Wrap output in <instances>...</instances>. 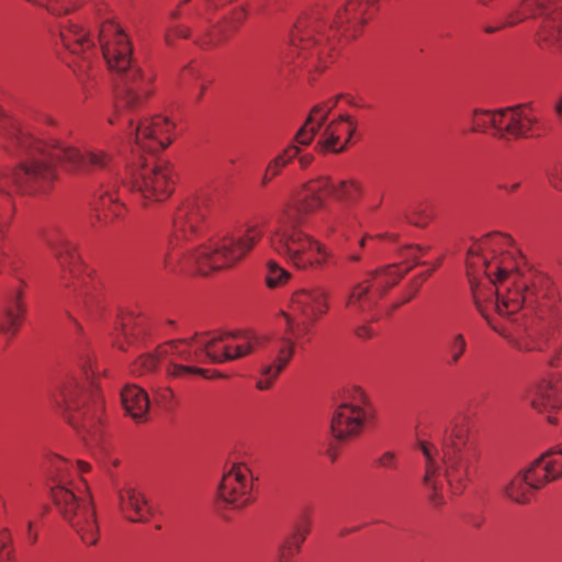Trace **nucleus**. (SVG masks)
Returning a JSON list of instances; mask_svg holds the SVG:
<instances>
[{"instance_id": "f257e3e1", "label": "nucleus", "mask_w": 562, "mask_h": 562, "mask_svg": "<svg viewBox=\"0 0 562 562\" xmlns=\"http://www.w3.org/2000/svg\"><path fill=\"white\" fill-rule=\"evenodd\" d=\"M99 43L104 60L111 71L119 75L116 83L117 119L127 124V134L143 149L157 151L171 143V131L175 124L167 117L156 115L135 124L133 112L148 98L153 90V76L144 75L132 60V46L123 30L106 22L99 31Z\"/></svg>"}, {"instance_id": "f03ea898", "label": "nucleus", "mask_w": 562, "mask_h": 562, "mask_svg": "<svg viewBox=\"0 0 562 562\" xmlns=\"http://www.w3.org/2000/svg\"><path fill=\"white\" fill-rule=\"evenodd\" d=\"M207 209L204 203L187 201L179 206L172 220V233L162 254V269L168 273L177 271L183 259L196 262L202 272L229 267L250 252L263 236L261 223H246L222 239L201 245L188 246L202 235L206 227Z\"/></svg>"}, {"instance_id": "7ed1b4c3", "label": "nucleus", "mask_w": 562, "mask_h": 562, "mask_svg": "<svg viewBox=\"0 0 562 562\" xmlns=\"http://www.w3.org/2000/svg\"><path fill=\"white\" fill-rule=\"evenodd\" d=\"M512 243V238L506 235L490 234L474 243L467 256L469 276L483 271L493 285L487 295L471 284L475 307L488 325L504 337H507L506 333L490 318L488 307L501 316H509L524 304L535 302V292L519 271L520 259L509 249Z\"/></svg>"}, {"instance_id": "20e7f679", "label": "nucleus", "mask_w": 562, "mask_h": 562, "mask_svg": "<svg viewBox=\"0 0 562 562\" xmlns=\"http://www.w3.org/2000/svg\"><path fill=\"white\" fill-rule=\"evenodd\" d=\"M360 192V186L352 180L334 183L325 176L304 183L300 195L288 202L278 214L277 226L269 238L270 247L299 269L322 267L327 258L326 250L300 225L308 214L325 205L326 195L350 203L357 200Z\"/></svg>"}, {"instance_id": "39448f33", "label": "nucleus", "mask_w": 562, "mask_h": 562, "mask_svg": "<svg viewBox=\"0 0 562 562\" xmlns=\"http://www.w3.org/2000/svg\"><path fill=\"white\" fill-rule=\"evenodd\" d=\"M8 142L9 151H24L30 157L10 175L0 171V192L5 191L8 183H12L24 194L48 192L57 179L55 162H59L70 172H89L94 169H109L112 161V157L103 150L81 153L76 147L58 140L47 144L20 126L10 130Z\"/></svg>"}, {"instance_id": "423d86ee", "label": "nucleus", "mask_w": 562, "mask_h": 562, "mask_svg": "<svg viewBox=\"0 0 562 562\" xmlns=\"http://www.w3.org/2000/svg\"><path fill=\"white\" fill-rule=\"evenodd\" d=\"M371 10L372 0H349L342 8H317L300 16L291 32V54L300 59L299 66L308 71L326 68L335 38L349 31L357 36L355 26L364 23Z\"/></svg>"}, {"instance_id": "0eeeda50", "label": "nucleus", "mask_w": 562, "mask_h": 562, "mask_svg": "<svg viewBox=\"0 0 562 562\" xmlns=\"http://www.w3.org/2000/svg\"><path fill=\"white\" fill-rule=\"evenodd\" d=\"M418 447L425 459L424 485L428 490L431 503L436 506L441 505L442 465L446 482L454 493H460L470 480L479 459L469 425L463 418L447 425L441 436V449L427 441H420Z\"/></svg>"}, {"instance_id": "6e6552de", "label": "nucleus", "mask_w": 562, "mask_h": 562, "mask_svg": "<svg viewBox=\"0 0 562 562\" xmlns=\"http://www.w3.org/2000/svg\"><path fill=\"white\" fill-rule=\"evenodd\" d=\"M266 336L255 334H195L192 337L169 341L165 352L176 355L180 361L223 363L244 358L268 342Z\"/></svg>"}, {"instance_id": "1a4fd4ad", "label": "nucleus", "mask_w": 562, "mask_h": 562, "mask_svg": "<svg viewBox=\"0 0 562 562\" xmlns=\"http://www.w3.org/2000/svg\"><path fill=\"white\" fill-rule=\"evenodd\" d=\"M86 374V382L77 378L67 376L58 383L52 392L54 405L63 409L68 423L80 431L94 434L101 420L103 403L94 384L90 381L89 370L92 369V358L87 357L81 364Z\"/></svg>"}, {"instance_id": "9d476101", "label": "nucleus", "mask_w": 562, "mask_h": 562, "mask_svg": "<svg viewBox=\"0 0 562 562\" xmlns=\"http://www.w3.org/2000/svg\"><path fill=\"white\" fill-rule=\"evenodd\" d=\"M44 239L60 268L61 285L72 292V307L78 313L92 314L99 302L98 295L88 279L79 280L82 266L75 245L59 231L47 233Z\"/></svg>"}, {"instance_id": "9b49d317", "label": "nucleus", "mask_w": 562, "mask_h": 562, "mask_svg": "<svg viewBox=\"0 0 562 562\" xmlns=\"http://www.w3.org/2000/svg\"><path fill=\"white\" fill-rule=\"evenodd\" d=\"M50 497L57 510L81 540L92 546L98 540V525L92 501L86 488L72 486V483L58 479L50 488Z\"/></svg>"}, {"instance_id": "f8f14e48", "label": "nucleus", "mask_w": 562, "mask_h": 562, "mask_svg": "<svg viewBox=\"0 0 562 562\" xmlns=\"http://www.w3.org/2000/svg\"><path fill=\"white\" fill-rule=\"evenodd\" d=\"M412 268L398 265L389 266L372 273L363 281L357 282L349 290L345 306L353 314L371 310L378 300L393 285H395Z\"/></svg>"}, {"instance_id": "ddd939ff", "label": "nucleus", "mask_w": 562, "mask_h": 562, "mask_svg": "<svg viewBox=\"0 0 562 562\" xmlns=\"http://www.w3.org/2000/svg\"><path fill=\"white\" fill-rule=\"evenodd\" d=\"M292 317L288 327L297 338L308 334L311 326L328 311L327 292L319 286L295 292L290 304Z\"/></svg>"}, {"instance_id": "4468645a", "label": "nucleus", "mask_w": 562, "mask_h": 562, "mask_svg": "<svg viewBox=\"0 0 562 562\" xmlns=\"http://www.w3.org/2000/svg\"><path fill=\"white\" fill-rule=\"evenodd\" d=\"M369 417L368 398L360 387H355L337 406L331 418V431L339 440L360 434Z\"/></svg>"}, {"instance_id": "2eb2a0df", "label": "nucleus", "mask_w": 562, "mask_h": 562, "mask_svg": "<svg viewBox=\"0 0 562 562\" xmlns=\"http://www.w3.org/2000/svg\"><path fill=\"white\" fill-rule=\"evenodd\" d=\"M525 11L542 18L536 42L542 49L562 48V0H524Z\"/></svg>"}, {"instance_id": "dca6fc26", "label": "nucleus", "mask_w": 562, "mask_h": 562, "mask_svg": "<svg viewBox=\"0 0 562 562\" xmlns=\"http://www.w3.org/2000/svg\"><path fill=\"white\" fill-rule=\"evenodd\" d=\"M127 186L145 201H164L172 192L171 170L165 164L145 165L132 173Z\"/></svg>"}, {"instance_id": "f3484780", "label": "nucleus", "mask_w": 562, "mask_h": 562, "mask_svg": "<svg viewBox=\"0 0 562 562\" xmlns=\"http://www.w3.org/2000/svg\"><path fill=\"white\" fill-rule=\"evenodd\" d=\"M252 475L245 463H233L225 471L218 485L220 498L234 508H241L250 503Z\"/></svg>"}, {"instance_id": "a211bd4d", "label": "nucleus", "mask_w": 562, "mask_h": 562, "mask_svg": "<svg viewBox=\"0 0 562 562\" xmlns=\"http://www.w3.org/2000/svg\"><path fill=\"white\" fill-rule=\"evenodd\" d=\"M537 119L527 104L499 109V114L492 120L495 137L509 140L530 136Z\"/></svg>"}, {"instance_id": "6ab92c4d", "label": "nucleus", "mask_w": 562, "mask_h": 562, "mask_svg": "<svg viewBox=\"0 0 562 562\" xmlns=\"http://www.w3.org/2000/svg\"><path fill=\"white\" fill-rule=\"evenodd\" d=\"M295 351V344L291 338L280 337L272 342L268 350L267 360L261 363L260 379L257 381L259 390H268L286 368Z\"/></svg>"}, {"instance_id": "aec40b11", "label": "nucleus", "mask_w": 562, "mask_h": 562, "mask_svg": "<svg viewBox=\"0 0 562 562\" xmlns=\"http://www.w3.org/2000/svg\"><path fill=\"white\" fill-rule=\"evenodd\" d=\"M357 128V121L348 114H341L324 128L317 147L323 151H344Z\"/></svg>"}, {"instance_id": "412c9836", "label": "nucleus", "mask_w": 562, "mask_h": 562, "mask_svg": "<svg viewBox=\"0 0 562 562\" xmlns=\"http://www.w3.org/2000/svg\"><path fill=\"white\" fill-rule=\"evenodd\" d=\"M529 484L539 490L562 476V442L559 450H550L536 459L526 470Z\"/></svg>"}, {"instance_id": "4be33fe9", "label": "nucleus", "mask_w": 562, "mask_h": 562, "mask_svg": "<svg viewBox=\"0 0 562 562\" xmlns=\"http://www.w3.org/2000/svg\"><path fill=\"white\" fill-rule=\"evenodd\" d=\"M530 403L539 413H548V422L554 424L557 420L551 412L562 406V376H555L538 384L530 394Z\"/></svg>"}, {"instance_id": "5701e85b", "label": "nucleus", "mask_w": 562, "mask_h": 562, "mask_svg": "<svg viewBox=\"0 0 562 562\" xmlns=\"http://www.w3.org/2000/svg\"><path fill=\"white\" fill-rule=\"evenodd\" d=\"M164 345L160 347L158 355H147L140 357L135 363L133 368V373L144 374L147 372L154 371L158 366V360L161 357H169V366L167 368V374L172 378H181L186 374H199L206 378V370L196 368L193 366H184L181 363H177L179 358L176 355H170L165 352V347L168 345Z\"/></svg>"}, {"instance_id": "b1692460", "label": "nucleus", "mask_w": 562, "mask_h": 562, "mask_svg": "<svg viewBox=\"0 0 562 562\" xmlns=\"http://www.w3.org/2000/svg\"><path fill=\"white\" fill-rule=\"evenodd\" d=\"M120 508L132 521H147L149 507L142 492L128 485L119 492Z\"/></svg>"}, {"instance_id": "393cba45", "label": "nucleus", "mask_w": 562, "mask_h": 562, "mask_svg": "<svg viewBox=\"0 0 562 562\" xmlns=\"http://www.w3.org/2000/svg\"><path fill=\"white\" fill-rule=\"evenodd\" d=\"M58 37L63 46L72 54L83 53L93 46L89 34L79 24L70 20L59 23Z\"/></svg>"}, {"instance_id": "a878e982", "label": "nucleus", "mask_w": 562, "mask_h": 562, "mask_svg": "<svg viewBox=\"0 0 562 562\" xmlns=\"http://www.w3.org/2000/svg\"><path fill=\"white\" fill-rule=\"evenodd\" d=\"M338 99L339 97L324 105H316L312 110L305 124L295 134V140L299 144L303 146H307L311 144L314 136L326 121L329 112L336 106Z\"/></svg>"}, {"instance_id": "bb28decb", "label": "nucleus", "mask_w": 562, "mask_h": 562, "mask_svg": "<svg viewBox=\"0 0 562 562\" xmlns=\"http://www.w3.org/2000/svg\"><path fill=\"white\" fill-rule=\"evenodd\" d=\"M25 314L22 290H15L4 307L3 316L0 319V331L9 337H13Z\"/></svg>"}, {"instance_id": "cd10ccee", "label": "nucleus", "mask_w": 562, "mask_h": 562, "mask_svg": "<svg viewBox=\"0 0 562 562\" xmlns=\"http://www.w3.org/2000/svg\"><path fill=\"white\" fill-rule=\"evenodd\" d=\"M121 400L125 412L135 420L143 422L149 408L147 393L136 386L127 385L121 392Z\"/></svg>"}, {"instance_id": "c85d7f7f", "label": "nucleus", "mask_w": 562, "mask_h": 562, "mask_svg": "<svg viewBox=\"0 0 562 562\" xmlns=\"http://www.w3.org/2000/svg\"><path fill=\"white\" fill-rule=\"evenodd\" d=\"M93 203L97 220L100 222H108L123 214L124 205L110 188H101L100 191L95 193V201Z\"/></svg>"}, {"instance_id": "c756f323", "label": "nucleus", "mask_w": 562, "mask_h": 562, "mask_svg": "<svg viewBox=\"0 0 562 562\" xmlns=\"http://www.w3.org/2000/svg\"><path fill=\"white\" fill-rule=\"evenodd\" d=\"M310 533V521L304 517L293 529L292 535L279 548L277 562H290L291 558L297 554L302 543Z\"/></svg>"}, {"instance_id": "7c9ffc66", "label": "nucleus", "mask_w": 562, "mask_h": 562, "mask_svg": "<svg viewBox=\"0 0 562 562\" xmlns=\"http://www.w3.org/2000/svg\"><path fill=\"white\" fill-rule=\"evenodd\" d=\"M300 146L295 139L292 144L285 147L279 155H277L267 166L266 171L262 176V186H267L274 177L280 175L283 167L292 161L299 153H301Z\"/></svg>"}, {"instance_id": "2f4dec72", "label": "nucleus", "mask_w": 562, "mask_h": 562, "mask_svg": "<svg viewBox=\"0 0 562 562\" xmlns=\"http://www.w3.org/2000/svg\"><path fill=\"white\" fill-rule=\"evenodd\" d=\"M529 477L525 471L518 473L512 481L506 485V495L516 503H528L530 501L533 491H537L529 484Z\"/></svg>"}, {"instance_id": "473e14b6", "label": "nucleus", "mask_w": 562, "mask_h": 562, "mask_svg": "<svg viewBox=\"0 0 562 562\" xmlns=\"http://www.w3.org/2000/svg\"><path fill=\"white\" fill-rule=\"evenodd\" d=\"M499 114L498 110H474L473 112V132L485 133L488 127L495 132V125L492 123L494 117Z\"/></svg>"}, {"instance_id": "72a5a7b5", "label": "nucleus", "mask_w": 562, "mask_h": 562, "mask_svg": "<svg viewBox=\"0 0 562 562\" xmlns=\"http://www.w3.org/2000/svg\"><path fill=\"white\" fill-rule=\"evenodd\" d=\"M289 278L290 273L276 261L269 260L267 262L266 282L269 288H277L286 282Z\"/></svg>"}, {"instance_id": "f704fd0d", "label": "nucleus", "mask_w": 562, "mask_h": 562, "mask_svg": "<svg viewBox=\"0 0 562 562\" xmlns=\"http://www.w3.org/2000/svg\"><path fill=\"white\" fill-rule=\"evenodd\" d=\"M465 350H467V341H465L464 336L462 334H456L449 344L448 364L456 366L459 362V360L461 359V357L463 356V353L465 352Z\"/></svg>"}, {"instance_id": "c9c22d12", "label": "nucleus", "mask_w": 562, "mask_h": 562, "mask_svg": "<svg viewBox=\"0 0 562 562\" xmlns=\"http://www.w3.org/2000/svg\"><path fill=\"white\" fill-rule=\"evenodd\" d=\"M376 464L385 470L396 471L400 467V461L394 451L387 450L384 451L378 459Z\"/></svg>"}, {"instance_id": "e433bc0d", "label": "nucleus", "mask_w": 562, "mask_h": 562, "mask_svg": "<svg viewBox=\"0 0 562 562\" xmlns=\"http://www.w3.org/2000/svg\"><path fill=\"white\" fill-rule=\"evenodd\" d=\"M431 218L432 215L427 210L414 211L407 215V221L417 227L426 226L431 221Z\"/></svg>"}, {"instance_id": "4c0bfd02", "label": "nucleus", "mask_w": 562, "mask_h": 562, "mask_svg": "<svg viewBox=\"0 0 562 562\" xmlns=\"http://www.w3.org/2000/svg\"><path fill=\"white\" fill-rule=\"evenodd\" d=\"M527 13L520 9H514L506 14L502 26H514L527 18Z\"/></svg>"}, {"instance_id": "58836bf2", "label": "nucleus", "mask_w": 562, "mask_h": 562, "mask_svg": "<svg viewBox=\"0 0 562 562\" xmlns=\"http://www.w3.org/2000/svg\"><path fill=\"white\" fill-rule=\"evenodd\" d=\"M552 186L562 191V165L555 167L549 175Z\"/></svg>"}, {"instance_id": "ea45409f", "label": "nucleus", "mask_w": 562, "mask_h": 562, "mask_svg": "<svg viewBox=\"0 0 562 562\" xmlns=\"http://www.w3.org/2000/svg\"><path fill=\"white\" fill-rule=\"evenodd\" d=\"M194 78H199V71L194 67L188 66L182 69V71L180 74V81L182 83H188L190 81V79H194Z\"/></svg>"}, {"instance_id": "a19ab883", "label": "nucleus", "mask_w": 562, "mask_h": 562, "mask_svg": "<svg viewBox=\"0 0 562 562\" xmlns=\"http://www.w3.org/2000/svg\"><path fill=\"white\" fill-rule=\"evenodd\" d=\"M247 15V11L244 9V8H240L238 9L235 13H234V16L232 19V21L229 22L231 23V26L233 29H236L246 18Z\"/></svg>"}, {"instance_id": "79ce46f5", "label": "nucleus", "mask_w": 562, "mask_h": 562, "mask_svg": "<svg viewBox=\"0 0 562 562\" xmlns=\"http://www.w3.org/2000/svg\"><path fill=\"white\" fill-rule=\"evenodd\" d=\"M26 531H27V540H29L30 544L31 546L35 544L38 539V533H37V531L34 530L32 521L26 522Z\"/></svg>"}, {"instance_id": "37998d69", "label": "nucleus", "mask_w": 562, "mask_h": 562, "mask_svg": "<svg viewBox=\"0 0 562 562\" xmlns=\"http://www.w3.org/2000/svg\"><path fill=\"white\" fill-rule=\"evenodd\" d=\"M356 335L359 337V338H370L373 336V331L370 327L366 326V325H362V326H359L356 330Z\"/></svg>"}, {"instance_id": "c03bdc74", "label": "nucleus", "mask_w": 562, "mask_h": 562, "mask_svg": "<svg viewBox=\"0 0 562 562\" xmlns=\"http://www.w3.org/2000/svg\"><path fill=\"white\" fill-rule=\"evenodd\" d=\"M422 283H423V280H420L419 278L413 281L412 291H411L409 295L404 300L405 302L411 301L417 294L419 288L422 286Z\"/></svg>"}, {"instance_id": "a18cd8bd", "label": "nucleus", "mask_w": 562, "mask_h": 562, "mask_svg": "<svg viewBox=\"0 0 562 562\" xmlns=\"http://www.w3.org/2000/svg\"><path fill=\"white\" fill-rule=\"evenodd\" d=\"M422 283H423V280H420L419 278L413 281L412 291H411L409 295L404 300L405 302L411 301L417 294L419 288L422 286Z\"/></svg>"}, {"instance_id": "49530a36", "label": "nucleus", "mask_w": 562, "mask_h": 562, "mask_svg": "<svg viewBox=\"0 0 562 562\" xmlns=\"http://www.w3.org/2000/svg\"><path fill=\"white\" fill-rule=\"evenodd\" d=\"M15 560V551L14 549H7L2 551V558L0 562H13Z\"/></svg>"}, {"instance_id": "de8ad7c7", "label": "nucleus", "mask_w": 562, "mask_h": 562, "mask_svg": "<svg viewBox=\"0 0 562 562\" xmlns=\"http://www.w3.org/2000/svg\"><path fill=\"white\" fill-rule=\"evenodd\" d=\"M296 157L299 158V162L302 168H306L313 160V156L310 154H305V155L299 154Z\"/></svg>"}, {"instance_id": "09e8293b", "label": "nucleus", "mask_w": 562, "mask_h": 562, "mask_svg": "<svg viewBox=\"0 0 562 562\" xmlns=\"http://www.w3.org/2000/svg\"><path fill=\"white\" fill-rule=\"evenodd\" d=\"M423 251V248H420L419 246H411L407 248L406 250V256L408 258H416L418 256V254H420Z\"/></svg>"}, {"instance_id": "8fccbe9b", "label": "nucleus", "mask_w": 562, "mask_h": 562, "mask_svg": "<svg viewBox=\"0 0 562 562\" xmlns=\"http://www.w3.org/2000/svg\"><path fill=\"white\" fill-rule=\"evenodd\" d=\"M520 187V182L517 181V182H514L512 184H499L498 188L502 189V190H505V191H508V192H514L516 191L518 188Z\"/></svg>"}, {"instance_id": "3c124183", "label": "nucleus", "mask_w": 562, "mask_h": 562, "mask_svg": "<svg viewBox=\"0 0 562 562\" xmlns=\"http://www.w3.org/2000/svg\"><path fill=\"white\" fill-rule=\"evenodd\" d=\"M78 467H79V470L82 471V472L87 471L89 469V464L83 462V461H79L78 462Z\"/></svg>"}, {"instance_id": "603ef678", "label": "nucleus", "mask_w": 562, "mask_h": 562, "mask_svg": "<svg viewBox=\"0 0 562 562\" xmlns=\"http://www.w3.org/2000/svg\"><path fill=\"white\" fill-rule=\"evenodd\" d=\"M502 27H503V26H502V24H501L499 26H496V27H494V26H487V27L485 29V32H486V33H494V32H496L497 30H499V29H502Z\"/></svg>"}, {"instance_id": "864d4df0", "label": "nucleus", "mask_w": 562, "mask_h": 562, "mask_svg": "<svg viewBox=\"0 0 562 562\" xmlns=\"http://www.w3.org/2000/svg\"><path fill=\"white\" fill-rule=\"evenodd\" d=\"M431 272H432V270H429V271H426V272L422 273L419 276V279L424 281L425 279H427L431 274Z\"/></svg>"}, {"instance_id": "5fc2aeb1", "label": "nucleus", "mask_w": 562, "mask_h": 562, "mask_svg": "<svg viewBox=\"0 0 562 562\" xmlns=\"http://www.w3.org/2000/svg\"><path fill=\"white\" fill-rule=\"evenodd\" d=\"M204 90H205V87L202 86L201 89H200V92L198 94V98H196L198 100H200L202 98V94H203Z\"/></svg>"}, {"instance_id": "6e6d98bb", "label": "nucleus", "mask_w": 562, "mask_h": 562, "mask_svg": "<svg viewBox=\"0 0 562 562\" xmlns=\"http://www.w3.org/2000/svg\"><path fill=\"white\" fill-rule=\"evenodd\" d=\"M126 326H127L126 324H123V325H122V331H123V335H124V336H127V335H128V331H127Z\"/></svg>"}, {"instance_id": "4d7b16f0", "label": "nucleus", "mask_w": 562, "mask_h": 562, "mask_svg": "<svg viewBox=\"0 0 562 562\" xmlns=\"http://www.w3.org/2000/svg\"><path fill=\"white\" fill-rule=\"evenodd\" d=\"M165 38H166V42L169 44V43H170V41H171V34H170V33H167V34H166V36H165Z\"/></svg>"}, {"instance_id": "13d9d810", "label": "nucleus", "mask_w": 562, "mask_h": 562, "mask_svg": "<svg viewBox=\"0 0 562 562\" xmlns=\"http://www.w3.org/2000/svg\"><path fill=\"white\" fill-rule=\"evenodd\" d=\"M178 35L182 36V37H186L187 36V32L186 31H179Z\"/></svg>"}, {"instance_id": "bf43d9fd", "label": "nucleus", "mask_w": 562, "mask_h": 562, "mask_svg": "<svg viewBox=\"0 0 562 562\" xmlns=\"http://www.w3.org/2000/svg\"><path fill=\"white\" fill-rule=\"evenodd\" d=\"M108 122H109L110 124H114L115 120H114V117H109V119H108Z\"/></svg>"}, {"instance_id": "052dcab7", "label": "nucleus", "mask_w": 562, "mask_h": 562, "mask_svg": "<svg viewBox=\"0 0 562 562\" xmlns=\"http://www.w3.org/2000/svg\"><path fill=\"white\" fill-rule=\"evenodd\" d=\"M66 313H67V315H68V317H69L70 319H74V316H72V314H71V312H70V311H66Z\"/></svg>"}, {"instance_id": "680f3d73", "label": "nucleus", "mask_w": 562, "mask_h": 562, "mask_svg": "<svg viewBox=\"0 0 562 562\" xmlns=\"http://www.w3.org/2000/svg\"><path fill=\"white\" fill-rule=\"evenodd\" d=\"M177 15H178V12H177V11L171 12V18H173V19H175V18H177Z\"/></svg>"}, {"instance_id": "e2e57ef3", "label": "nucleus", "mask_w": 562, "mask_h": 562, "mask_svg": "<svg viewBox=\"0 0 562 562\" xmlns=\"http://www.w3.org/2000/svg\"><path fill=\"white\" fill-rule=\"evenodd\" d=\"M351 259L355 260V261H358L360 259V257L355 255V256L351 257Z\"/></svg>"}, {"instance_id": "0e129e2a", "label": "nucleus", "mask_w": 562, "mask_h": 562, "mask_svg": "<svg viewBox=\"0 0 562 562\" xmlns=\"http://www.w3.org/2000/svg\"><path fill=\"white\" fill-rule=\"evenodd\" d=\"M364 245V239L360 240V246L362 247Z\"/></svg>"}]
</instances>
